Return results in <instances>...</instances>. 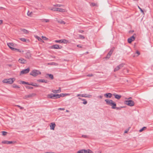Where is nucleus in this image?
Returning <instances> with one entry per match:
<instances>
[{"instance_id": "1", "label": "nucleus", "mask_w": 153, "mask_h": 153, "mask_svg": "<svg viewBox=\"0 0 153 153\" xmlns=\"http://www.w3.org/2000/svg\"><path fill=\"white\" fill-rule=\"evenodd\" d=\"M106 104L107 105H109L111 106L112 109H115L116 108V104L112 100L109 99H106L105 100Z\"/></svg>"}, {"instance_id": "2", "label": "nucleus", "mask_w": 153, "mask_h": 153, "mask_svg": "<svg viewBox=\"0 0 153 153\" xmlns=\"http://www.w3.org/2000/svg\"><path fill=\"white\" fill-rule=\"evenodd\" d=\"M15 80L16 79L15 78L6 79H4L2 81V82L4 83L11 84L14 82Z\"/></svg>"}, {"instance_id": "3", "label": "nucleus", "mask_w": 153, "mask_h": 153, "mask_svg": "<svg viewBox=\"0 0 153 153\" xmlns=\"http://www.w3.org/2000/svg\"><path fill=\"white\" fill-rule=\"evenodd\" d=\"M41 74V72H40L39 71L36 70H34L30 72V74L33 76L35 77L40 74Z\"/></svg>"}, {"instance_id": "4", "label": "nucleus", "mask_w": 153, "mask_h": 153, "mask_svg": "<svg viewBox=\"0 0 153 153\" xmlns=\"http://www.w3.org/2000/svg\"><path fill=\"white\" fill-rule=\"evenodd\" d=\"M7 45L9 47V48L11 49L12 50H17L18 51H19V50L14 48L13 47H15L16 46V44L13 43H7Z\"/></svg>"}, {"instance_id": "5", "label": "nucleus", "mask_w": 153, "mask_h": 153, "mask_svg": "<svg viewBox=\"0 0 153 153\" xmlns=\"http://www.w3.org/2000/svg\"><path fill=\"white\" fill-rule=\"evenodd\" d=\"M124 102L125 104L130 106H134V101L131 100H125Z\"/></svg>"}, {"instance_id": "6", "label": "nucleus", "mask_w": 153, "mask_h": 153, "mask_svg": "<svg viewBox=\"0 0 153 153\" xmlns=\"http://www.w3.org/2000/svg\"><path fill=\"white\" fill-rule=\"evenodd\" d=\"M59 96V94H51L47 95V97L48 98L51 99H54L53 97H55L56 99L58 98Z\"/></svg>"}, {"instance_id": "7", "label": "nucleus", "mask_w": 153, "mask_h": 153, "mask_svg": "<svg viewBox=\"0 0 153 153\" xmlns=\"http://www.w3.org/2000/svg\"><path fill=\"white\" fill-rule=\"evenodd\" d=\"M55 42L56 43H63L64 44H67L69 42L68 41L65 39L56 40L55 41Z\"/></svg>"}, {"instance_id": "8", "label": "nucleus", "mask_w": 153, "mask_h": 153, "mask_svg": "<svg viewBox=\"0 0 153 153\" xmlns=\"http://www.w3.org/2000/svg\"><path fill=\"white\" fill-rule=\"evenodd\" d=\"M36 95V94L35 93H31L23 97V98L24 99H27L28 98H31L34 96H35Z\"/></svg>"}, {"instance_id": "9", "label": "nucleus", "mask_w": 153, "mask_h": 153, "mask_svg": "<svg viewBox=\"0 0 153 153\" xmlns=\"http://www.w3.org/2000/svg\"><path fill=\"white\" fill-rule=\"evenodd\" d=\"M124 64L121 63L117 66L114 69V71L116 72L119 70L120 68H122L124 66Z\"/></svg>"}, {"instance_id": "10", "label": "nucleus", "mask_w": 153, "mask_h": 153, "mask_svg": "<svg viewBox=\"0 0 153 153\" xmlns=\"http://www.w3.org/2000/svg\"><path fill=\"white\" fill-rule=\"evenodd\" d=\"M30 71L29 68H27L26 69L22 71L20 73V75L26 74L28 73Z\"/></svg>"}, {"instance_id": "11", "label": "nucleus", "mask_w": 153, "mask_h": 153, "mask_svg": "<svg viewBox=\"0 0 153 153\" xmlns=\"http://www.w3.org/2000/svg\"><path fill=\"white\" fill-rule=\"evenodd\" d=\"M18 61L20 63L22 64H25L27 62L26 60L22 58L19 59Z\"/></svg>"}, {"instance_id": "12", "label": "nucleus", "mask_w": 153, "mask_h": 153, "mask_svg": "<svg viewBox=\"0 0 153 153\" xmlns=\"http://www.w3.org/2000/svg\"><path fill=\"white\" fill-rule=\"evenodd\" d=\"M62 48V46H59L58 45H54L51 46V48L52 49H61Z\"/></svg>"}, {"instance_id": "13", "label": "nucleus", "mask_w": 153, "mask_h": 153, "mask_svg": "<svg viewBox=\"0 0 153 153\" xmlns=\"http://www.w3.org/2000/svg\"><path fill=\"white\" fill-rule=\"evenodd\" d=\"M61 89L60 87H59L58 90L53 89L52 90V92L55 94L59 93L61 92Z\"/></svg>"}, {"instance_id": "14", "label": "nucleus", "mask_w": 153, "mask_h": 153, "mask_svg": "<svg viewBox=\"0 0 153 153\" xmlns=\"http://www.w3.org/2000/svg\"><path fill=\"white\" fill-rule=\"evenodd\" d=\"M135 37L134 36H132L128 39V42L129 43H131L135 40Z\"/></svg>"}, {"instance_id": "15", "label": "nucleus", "mask_w": 153, "mask_h": 153, "mask_svg": "<svg viewBox=\"0 0 153 153\" xmlns=\"http://www.w3.org/2000/svg\"><path fill=\"white\" fill-rule=\"evenodd\" d=\"M56 124L54 123H51L50 124V127L51 130H54Z\"/></svg>"}, {"instance_id": "16", "label": "nucleus", "mask_w": 153, "mask_h": 153, "mask_svg": "<svg viewBox=\"0 0 153 153\" xmlns=\"http://www.w3.org/2000/svg\"><path fill=\"white\" fill-rule=\"evenodd\" d=\"M112 94L110 93L105 94H104V96L106 98H110L112 96Z\"/></svg>"}, {"instance_id": "17", "label": "nucleus", "mask_w": 153, "mask_h": 153, "mask_svg": "<svg viewBox=\"0 0 153 153\" xmlns=\"http://www.w3.org/2000/svg\"><path fill=\"white\" fill-rule=\"evenodd\" d=\"M113 95L115 98L117 100H119L121 97V95H118L116 93L114 94Z\"/></svg>"}, {"instance_id": "18", "label": "nucleus", "mask_w": 153, "mask_h": 153, "mask_svg": "<svg viewBox=\"0 0 153 153\" xmlns=\"http://www.w3.org/2000/svg\"><path fill=\"white\" fill-rule=\"evenodd\" d=\"M2 143L4 144H9L13 143V142L12 141H7V140H4L2 142Z\"/></svg>"}, {"instance_id": "19", "label": "nucleus", "mask_w": 153, "mask_h": 153, "mask_svg": "<svg viewBox=\"0 0 153 153\" xmlns=\"http://www.w3.org/2000/svg\"><path fill=\"white\" fill-rule=\"evenodd\" d=\"M25 57L27 59H30L31 57V54L30 52H27L26 53Z\"/></svg>"}, {"instance_id": "20", "label": "nucleus", "mask_w": 153, "mask_h": 153, "mask_svg": "<svg viewBox=\"0 0 153 153\" xmlns=\"http://www.w3.org/2000/svg\"><path fill=\"white\" fill-rule=\"evenodd\" d=\"M113 52V50H110V51L108 52V53L107 56H106V58H108V59H109L111 55L112 52Z\"/></svg>"}, {"instance_id": "21", "label": "nucleus", "mask_w": 153, "mask_h": 153, "mask_svg": "<svg viewBox=\"0 0 153 153\" xmlns=\"http://www.w3.org/2000/svg\"><path fill=\"white\" fill-rule=\"evenodd\" d=\"M92 95L91 94H82V97L90 98Z\"/></svg>"}, {"instance_id": "22", "label": "nucleus", "mask_w": 153, "mask_h": 153, "mask_svg": "<svg viewBox=\"0 0 153 153\" xmlns=\"http://www.w3.org/2000/svg\"><path fill=\"white\" fill-rule=\"evenodd\" d=\"M70 95L69 94H59V98L61 97H64L66 96H69Z\"/></svg>"}, {"instance_id": "23", "label": "nucleus", "mask_w": 153, "mask_h": 153, "mask_svg": "<svg viewBox=\"0 0 153 153\" xmlns=\"http://www.w3.org/2000/svg\"><path fill=\"white\" fill-rule=\"evenodd\" d=\"M57 11L60 12H66V10L64 9L57 8Z\"/></svg>"}, {"instance_id": "24", "label": "nucleus", "mask_w": 153, "mask_h": 153, "mask_svg": "<svg viewBox=\"0 0 153 153\" xmlns=\"http://www.w3.org/2000/svg\"><path fill=\"white\" fill-rule=\"evenodd\" d=\"M12 87L14 88H20V87L19 85H18L15 84H14L12 85Z\"/></svg>"}, {"instance_id": "25", "label": "nucleus", "mask_w": 153, "mask_h": 153, "mask_svg": "<svg viewBox=\"0 0 153 153\" xmlns=\"http://www.w3.org/2000/svg\"><path fill=\"white\" fill-rule=\"evenodd\" d=\"M86 150L82 149L77 151V153H86Z\"/></svg>"}, {"instance_id": "26", "label": "nucleus", "mask_w": 153, "mask_h": 153, "mask_svg": "<svg viewBox=\"0 0 153 153\" xmlns=\"http://www.w3.org/2000/svg\"><path fill=\"white\" fill-rule=\"evenodd\" d=\"M42 22H49L50 20L49 19H41Z\"/></svg>"}, {"instance_id": "27", "label": "nucleus", "mask_w": 153, "mask_h": 153, "mask_svg": "<svg viewBox=\"0 0 153 153\" xmlns=\"http://www.w3.org/2000/svg\"><path fill=\"white\" fill-rule=\"evenodd\" d=\"M21 30L23 32V33L25 34L28 33L29 32V31L25 29H21Z\"/></svg>"}, {"instance_id": "28", "label": "nucleus", "mask_w": 153, "mask_h": 153, "mask_svg": "<svg viewBox=\"0 0 153 153\" xmlns=\"http://www.w3.org/2000/svg\"><path fill=\"white\" fill-rule=\"evenodd\" d=\"M35 37L39 41L42 42H44V41L39 37L37 36H35Z\"/></svg>"}, {"instance_id": "29", "label": "nucleus", "mask_w": 153, "mask_h": 153, "mask_svg": "<svg viewBox=\"0 0 153 153\" xmlns=\"http://www.w3.org/2000/svg\"><path fill=\"white\" fill-rule=\"evenodd\" d=\"M37 81L39 82L47 83V81L44 79H39L37 80Z\"/></svg>"}, {"instance_id": "30", "label": "nucleus", "mask_w": 153, "mask_h": 153, "mask_svg": "<svg viewBox=\"0 0 153 153\" xmlns=\"http://www.w3.org/2000/svg\"><path fill=\"white\" fill-rule=\"evenodd\" d=\"M146 128V127H144L143 128H141L139 130V131L140 132H141L145 130Z\"/></svg>"}, {"instance_id": "31", "label": "nucleus", "mask_w": 153, "mask_h": 153, "mask_svg": "<svg viewBox=\"0 0 153 153\" xmlns=\"http://www.w3.org/2000/svg\"><path fill=\"white\" fill-rule=\"evenodd\" d=\"M57 21L58 22H59V23H61V24H65V22L64 21H62V20H57Z\"/></svg>"}, {"instance_id": "32", "label": "nucleus", "mask_w": 153, "mask_h": 153, "mask_svg": "<svg viewBox=\"0 0 153 153\" xmlns=\"http://www.w3.org/2000/svg\"><path fill=\"white\" fill-rule=\"evenodd\" d=\"M78 37L79 39H83L85 38L84 36L80 34L78 35Z\"/></svg>"}, {"instance_id": "33", "label": "nucleus", "mask_w": 153, "mask_h": 153, "mask_svg": "<svg viewBox=\"0 0 153 153\" xmlns=\"http://www.w3.org/2000/svg\"><path fill=\"white\" fill-rule=\"evenodd\" d=\"M86 153H93V152L91 150L88 149L86 150Z\"/></svg>"}, {"instance_id": "34", "label": "nucleus", "mask_w": 153, "mask_h": 153, "mask_svg": "<svg viewBox=\"0 0 153 153\" xmlns=\"http://www.w3.org/2000/svg\"><path fill=\"white\" fill-rule=\"evenodd\" d=\"M47 75H48L49 76L51 79H53V76L52 74H48Z\"/></svg>"}, {"instance_id": "35", "label": "nucleus", "mask_w": 153, "mask_h": 153, "mask_svg": "<svg viewBox=\"0 0 153 153\" xmlns=\"http://www.w3.org/2000/svg\"><path fill=\"white\" fill-rule=\"evenodd\" d=\"M82 100L84 101V102H83V104H84V105H86L87 104V101H86L85 99H82Z\"/></svg>"}, {"instance_id": "36", "label": "nucleus", "mask_w": 153, "mask_h": 153, "mask_svg": "<svg viewBox=\"0 0 153 153\" xmlns=\"http://www.w3.org/2000/svg\"><path fill=\"white\" fill-rule=\"evenodd\" d=\"M50 9L51 10H53V11H57V8H50Z\"/></svg>"}, {"instance_id": "37", "label": "nucleus", "mask_w": 153, "mask_h": 153, "mask_svg": "<svg viewBox=\"0 0 153 153\" xmlns=\"http://www.w3.org/2000/svg\"><path fill=\"white\" fill-rule=\"evenodd\" d=\"M32 12L28 11L27 13V15L28 16H31L32 15Z\"/></svg>"}, {"instance_id": "38", "label": "nucleus", "mask_w": 153, "mask_h": 153, "mask_svg": "<svg viewBox=\"0 0 153 153\" xmlns=\"http://www.w3.org/2000/svg\"><path fill=\"white\" fill-rule=\"evenodd\" d=\"M20 39L23 41V42H27V40H26L25 39V38H20Z\"/></svg>"}, {"instance_id": "39", "label": "nucleus", "mask_w": 153, "mask_h": 153, "mask_svg": "<svg viewBox=\"0 0 153 153\" xmlns=\"http://www.w3.org/2000/svg\"><path fill=\"white\" fill-rule=\"evenodd\" d=\"M138 7L139 8V9L140 10L141 13H142L143 14H144V12L142 9L139 6H138Z\"/></svg>"}, {"instance_id": "40", "label": "nucleus", "mask_w": 153, "mask_h": 153, "mask_svg": "<svg viewBox=\"0 0 153 153\" xmlns=\"http://www.w3.org/2000/svg\"><path fill=\"white\" fill-rule=\"evenodd\" d=\"M7 133L6 132L4 131H2V134L3 135L5 136L7 134Z\"/></svg>"}, {"instance_id": "41", "label": "nucleus", "mask_w": 153, "mask_h": 153, "mask_svg": "<svg viewBox=\"0 0 153 153\" xmlns=\"http://www.w3.org/2000/svg\"><path fill=\"white\" fill-rule=\"evenodd\" d=\"M20 83H22L23 84H25L26 83V82L23 81H20Z\"/></svg>"}, {"instance_id": "42", "label": "nucleus", "mask_w": 153, "mask_h": 153, "mask_svg": "<svg viewBox=\"0 0 153 153\" xmlns=\"http://www.w3.org/2000/svg\"><path fill=\"white\" fill-rule=\"evenodd\" d=\"M42 39L44 40H47L48 39L46 37L44 36H42Z\"/></svg>"}, {"instance_id": "43", "label": "nucleus", "mask_w": 153, "mask_h": 153, "mask_svg": "<svg viewBox=\"0 0 153 153\" xmlns=\"http://www.w3.org/2000/svg\"><path fill=\"white\" fill-rule=\"evenodd\" d=\"M65 110V109L64 108H58V110H61V111H63Z\"/></svg>"}, {"instance_id": "44", "label": "nucleus", "mask_w": 153, "mask_h": 153, "mask_svg": "<svg viewBox=\"0 0 153 153\" xmlns=\"http://www.w3.org/2000/svg\"><path fill=\"white\" fill-rule=\"evenodd\" d=\"M76 96L77 97H79L80 96V97H82V94H78Z\"/></svg>"}, {"instance_id": "45", "label": "nucleus", "mask_w": 153, "mask_h": 153, "mask_svg": "<svg viewBox=\"0 0 153 153\" xmlns=\"http://www.w3.org/2000/svg\"><path fill=\"white\" fill-rule=\"evenodd\" d=\"M136 53H137L138 54L137 55V56H138L140 54V52L139 51H136Z\"/></svg>"}, {"instance_id": "46", "label": "nucleus", "mask_w": 153, "mask_h": 153, "mask_svg": "<svg viewBox=\"0 0 153 153\" xmlns=\"http://www.w3.org/2000/svg\"><path fill=\"white\" fill-rule=\"evenodd\" d=\"M51 65H56L57 64L56 63L54 62H52L50 64Z\"/></svg>"}, {"instance_id": "47", "label": "nucleus", "mask_w": 153, "mask_h": 153, "mask_svg": "<svg viewBox=\"0 0 153 153\" xmlns=\"http://www.w3.org/2000/svg\"><path fill=\"white\" fill-rule=\"evenodd\" d=\"M56 6L58 7H61V6H63V5H61V4H56Z\"/></svg>"}, {"instance_id": "48", "label": "nucleus", "mask_w": 153, "mask_h": 153, "mask_svg": "<svg viewBox=\"0 0 153 153\" xmlns=\"http://www.w3.org/2000/svg\"><path fill=\"white\" fill-rule=\"evenodd\" d=\"M93 76L92 74H89L87 75V76Z\"/></svg>"}, {"instance_id": "49", "label": "nucleus", "mask_w": 153, "mask_h": 153, "mask_svg": "<svg viewBox=\"0 0 153 153\" xmlns=\"http://www.w3.org/2000/svg\"><path fill=\"white\" fill-rule=\"evenodd\" d=\"M96 5V4L94 3H92L91 4V5L92 6H94Z\"/></svg>"}, {"instance_id": "50", "label": "nucleus", "mask_w": 153, "mask_h": 153, "mask_svg": "<svg viewBox=\"0 0 153 153\" xmlns=\"http://www.w3.org/2000/svg\"><path fill=\"white\" fill-rule=\"evenodd\" d=\"M82 137H84V138H86L87 137V136L86 135H82Z\"/></svg>"}, {"instance_id": "51", "label": "nucleus", "mask_w": 153, "mask_h": 153, "mask_svg": "<svg viewBox=\"0 0 153 153\" xmlns=\"http://www.w3.org/2000/svg\"><path fill=\"white\" fill-rule=\"evenodd\" d=\"M128 131H129V129H127V130H126V131H125L124 133H127L128 132Z\"/></svg>"}, {"instance_id": "52", "label": "nucleus", "mask_w": 153, "mask_h": 153, "mask_svg": "<svg viewBox=\"0 0 153 153\" xmlns=\"http://www.w3.org/2000/svg\"><path fill=\"white\" fill-rule=\"evenodd\" d=\"M27 88L28 89H32L33 88L32 87H29V86H27Z\"/></svg>"}, {"instance_id": "53", "label": "nucleus", "mask_w": 153, "mask_h": 153, "mask_svg": "<svg viewBox=\"0 0 153 153\" xmlns=\"http://www.w3.org/2000/svg\"><path fill=\"white\" fill-rule=\"evenodd\" d=\"M122 107H116V108H115V109H116L117 110L120 109Z\"/></svg>"}, {"instance_id": "54", "label": "nucleus", "mask_w": 153, "mask_h": 153, "mask_svg": "<svg viewBox=\"0 0 153 153\" xmlns=\"http://www.w3.org/2000/svg\"><path fill=\"white\" fill-rule=\"evenodd\" d=\"M98 97L100 98V99H102L103 97V96L102 95H100Z\"/></svg>"}, {"instance_id": "55", "label": "nucleus", "mask_w": 153, "mask_h": 153, "mask_svg": "<svg viewBox=\"0 0 153 153\" xmlns=\"http://www.w3.org/2000/svg\"><path fill=\"white\" fill-rule=\"evenodd\" d=\"M17 106L19 107L21 109H22L23 108V107H21V106H20L19 105H17Z\"/></svg>"}, {"instance_id": "56", "label": "nucleus", "mask_w": 153, "mask_h": 153, "mask_svg": "<svg viewBox=\"0 0 153 153\" xmlns=\"http://www.w3.org/2000/svg\"><path fill=\"white\" fill-rule=\"evenodd\" d=\"M45 153H55L54 152H46Z\"/></svg>"}, {"instance_id": "57", "label": "nucleus", "mask_w": 153, "mask_h": 153, "mask_svg": "<svg viewBox=\"0 0 153 153\" xmlns=\"http://www.w3.org/2000/svg\"><path fill=\"white\" fill-rule=\"evenodd\" d=\"M77 46L79 48H81V47H82L81 45H77Z\"/></svg>"}, {"instance_id": "58", "label": "nucleus", "mask_w": 153, "mask_h": 153, "mask_svg": "<svg viewBox=\"0 0 153 153\" xmlns=\"http://www.w3.org/2000/svg\"><path fill=\"white\" fill-rule=\"evenodd\" d=\"M2 23V20H0V25Z\"/></svg>"}, {"instance_id": "59", "label": "nucleus", "mask_w": 153, "mask_h": 153, "mask_svg": "<svg viewBox=\"0 0 153 153\" xmlns=\"http://www.w3.org/2000/svg\"><path fill=\"white\" fill-rule=\"evenodd\" d=\"M97 153H101V151H98Z\"/></svg>"}, {"instance_id": "60", "label": "nucleus", "mask_w": 153, "mask_h": 153, "mask_svg": "<svg viewBox=\"0 0 153 153\" xmlns=\"http://www.w3.org/2000/svg\"><path fill=\"white\" fill-rule=\"evenodd\" d=\"M80 33H82L83 32V30H81L79 31Z\"/></svg>"}, {"instance_id": "61", "label": "nucleus", "mask_w": 153, "mask_h": 153, "mask_svg": "<svg viewBox=\"0 0 153 153\" xmlns=\"http://www.w3.org/2000/svg\"><path fill=\"white\" fill-rule=\"evenodd\" d=\"M4 8L2 7H0V10H1L3 9Z\"/></svg>"}, {"instance_id": "62", "label": "nucleus", "mask_w": 153, "mask_h": 153, "mask_svg": "<svg viewBox=\"0 0 153 153\" xmlns=\"http://www.w3.org/2000/svg\"><path fill=\"white\" fill-rule=\"evenodd\" d=\"M66 111L67 112H69V110H66Z\"/></svg>"}, {"instance_id": "63", "label": "nucleus", "mask_w": 153, "mask_h": 153, "mask_svg": "<svg viewBox=\"0 0 153 153\" xmlns=\"http://www.w3.org/2000/svg\"><path fill=\"white\" fill-rule=\"evenodd\" d=\"M25 84H27V85H30V84H29L28 82H26V83Z\"/></svg>"}, {"instance_id": "64", "label": "nucleus", "mask_w": 153, "mask_h": 153, "mask_svg": "<svg viewBox=\"0 0 153 153\" xmlns=\"http://www.w3.org/2000/svg\"><path fill=\"white\" fill-rule=\"evenodd\" d=\"M30 85H33V86H34V85L33 84H30Z\"/></svg>"}]
</instances>
